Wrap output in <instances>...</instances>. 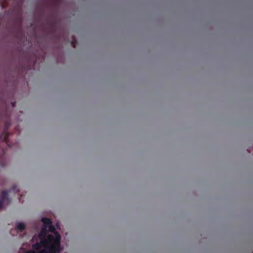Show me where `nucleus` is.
Instances as JSON below:
<instances>
[{"label":"nucleus","mask_w":253,"mask_h":253,"mask_svg":"<svg viewBox=\"0 0 253 253\" xmlns=\"http://www.w3.org/2000/svg\"><path fill=\"white\" fill-rule=\"evenodd\" d=\"M61 237L58 233L55 236L48 235L47 239L41 241L40 244L34 245V250H39L38 253H58L61 251L60 246ZM25 253H36L31 251Z\"/></svg>","instance_id":"1"},{"label":"nucleus","mask_w":253,"mask_h":253,"mask_svg":"<svg viewBox=\"0 0 253 253\" xmlns=\"http://www.w3.org/2000/svg\"><path fill=\"white\" fill-rule=\"evenodd\" d=\"M16 228L20 231H22L25 229V225L24 223L20 222L17 223L16 225Z\"/></svg>","instance_id":"2"},{"label":"nucleus","mask_w":253,"mask_h":253,"mask_svg":"<svg viewBox=\"0 0 253 253\" xmlns=\"http://www.w3.org/2000/svg\"><path fill=\"white\" fill-rule=\"evenodd\" d=\"M42 221L43 222L44 224H45V226H47L48 225H51L52 222L51 221L47 218H43L42 219Z\"/></svg>","instance_id":"3"},{"label":"nucleus","mask_w":253,"mask_h":253,"mask_svg":"<svg viewBox=\"0 0 253 253\" xmlns=\"http://www.w3.org/2000/svg\"><path fill=\"white\" fill-rule=\"evenodd\" d=\"M49 229L50 231L53 232L55 230V228L54 226H53L52 224L49 225Z\"/></svg>","instance_id":"4"},{"label":"nucleus","mask_w":253,"mask_h":253,"mask_svg":"<svg viewBox=\"0 0 253 253\" xmlns=\"http://www.w3.org/2000/svg\"><path fill=\"white\" fill-rule=\"evenodd\" d=\"M77 43V42L76 40H73L72 41V45L73 47H76V45Z\"/></svg>","instance_id":"5"},{"label":"nucleus","mask_w":253,"mask_h":253,"mask_svg":"<svg viewBox=\"0 0 253 253\" xmlns=\"http://www.w3.org/2000/svg\"><path fill=\"white\" fill-rule=\"evenodd\" d=\"M44 234V232L42 231L40 234L39 237L41 239L42 238V235Z\"/></svg>","instance_id":"6"},{"label":"nucleus","mask_w":253,"mask_h":253,"mask_svg":"<svg viewBox=\"0 0 253 253\" xmlns=\"http://www.w3.org/2000/svg\"><path fill=\"white\" fill-rule=\"evenodd\" d=\"M3 194H4V195H7V193H6V192H3Z\"/></svg>","instance_id":"7"},{"label":"nucleus","mask_w":253,"mask_h":253,"mask_svg":"<svg viewBox=\"0 0 253 253\" xmlns=\"http://www.w3.org/2000/svg\"><path fill=\"white\" fill-rule=\"evenodd\" d=\"M12 105L13 106H14V103H12Z\"/></svg>","instance_id":"8"},{"label":"nucleus","mask_w":253,"mask_h":253,"mask_svg":"<svg viewBox=\"0 0 253 253\" xmlns=\"http://www.w3.org/2000/svg\"><path fill=\"white\" fill-rule=\"evenodd\" d=\"M2 206V204H0V207H1Z\"/></svg>","instance_id":"9"}]
</instances>
